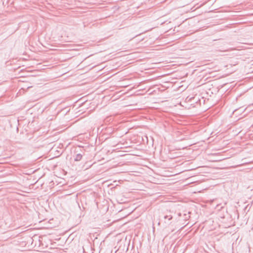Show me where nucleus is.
I'll return each instance as SVG.
<instances>
[{
  "label": "nucleus",
  "mask_w": 253,
  "mask_h": 253,
  "mask_svg": "<svg viewBox=\"0 0 253 253\" xmlns=\"http://www.w3.org/2000/svg\"><path fill=\"white\" fill-rule=\"evenodd\" d=\"M82 155L81 154H78L76 155L74 160L75 161H80L82 159Z\"/></svg>",
  "instance_id": "nucleus-1"
},
{
  "label": "nucleus",
  "mask_w": 253,
  "mask_h": 253,
  "mask_svg": "<svg viewBox=\"0 0 253 253\" xmlns=\"http://www.w3.org/2000/svg\"><path fill=\"white\" fill-rule=\"evenodd\" d=\"M165 219H168V220H170L172 218V216L171 215H166L164 216Z\"/></svg>",
  "instance_id": "nucleus-2"
}]
</instances>
